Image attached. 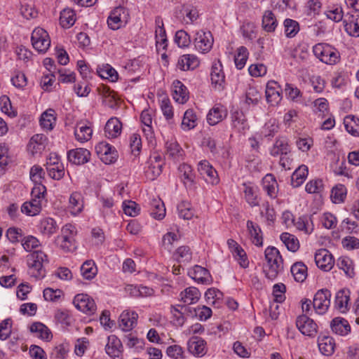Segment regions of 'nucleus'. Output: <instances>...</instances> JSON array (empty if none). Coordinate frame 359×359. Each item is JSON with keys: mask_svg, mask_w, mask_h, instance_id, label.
Wrapping results in <instances>:
<instances>
[{"mask_svg": "<svg viewBox=\"0 0 359 359\" xmlns=\"http://www.w3.org/2000/svg\"><path fill=\"white\" fill-rule=\"evenodd\" d=\"M265 259L269 269H264L265 276L270 280L275 279L283 269V258L278 250L275 247H268L264 251Z\"/></svg>", "mask_w": 359, "mask_h": 359, "instance_id": "nucleus-1", "label": "nucleus"}, {"mask_svg": "<svg viewBox=\"0 0 359 359\" xmlns=\"http://www.w3.org/2000/svg\"><path fill=\"white\" fill-rule=\"evenodd\" d=\"M75 226L70 224L65 225L61 229V235L55 238V243L65 252H73L76 248Z\"/></svg>", "mask_w": 359, "mask_h": 359, "instance_id": "nucleus-2", "label": "nucleus"}, {"mask_svg": "<svg viewBox=\"0 0 359 359\" xmlns=\"http://www.w3.org/2000/svg\"><path fill=\"white\" fill-rule=\"evenodd\" d=\"M47 261V255L41 250L34 251L27 255V265L32 271V276L36 278H43L45 276L43 263Z\"/></svg>", "mask_w": 359, "mask_h": 359, "instance_id": "nucleus-3", "label": "nucleus"}, {"mask_svg": "<svg viewBox=\"0 0 359 359\" xmlns=\"http://www.w3.org/2000/svg\"><path fill=\"white\" fill-rule=\"evenodd\" d=\"M316 57L327 65L335 64L339 60V54L333 48L327 44L318 43L313 48Z\"/></svg>", "mask_w": 359, "mask_h": 359, "instance_id": "nucleus-4", "label": "nucleus"}, {"mask_svg": "<svg viewBox=\"0 0 359 359\" xmlns=\"http://www.w3.org/2000/svg\"><path fill=\"white\" fill-rule=\"evenodd\" d=\"M31 40L33 48L39 53H45L50 45L47 32L42 28H36L32 32Z\"/></svg>", "mask_w": 359, "mask_h": 359, "instance_id": "nucleus-5", "label": "nucleus"}, {"mask_svg": "<svg viewBox=\"0 0 359 359\" xmlns=\"http://www.w3.org/2000/svg\"><path fill=\"white\" fill-rule=\"evenodd\" d=\"M331 292L328 289H320L316 292L312 302L313 309L318 314H324L330 305Z\"/></svg>", "mask_w": 359, "mask_h": 359, "instance_id": "nucleus-6", "label": "nucleus"}, {"mask_svg": "<svg viewBox=\"0 0 359 359\" xmlns=\"http://www.w3.org/2000/svg\"><path fill=\"white\" fill-rule=\"evenodd\" d=\"M95 150L101 161L105 164H111L116 161L118 157L117 151L107 142H100L95 146Z\"/></svg>", "mask_w": 359, "mask_h": 359, "instance_id": "nucleus-7", "label": "nucleus"}, {"mask_svg": "<svg viewBox=\"0 0 359 359\" xmlns=\"http://www.w3.org/2000/svg\"><path fill=\"white\" fill-rule=\"evenodd\" d=\"M296 325L304 335L313 337L317 334L318 326L316 323L306 315L303 314L298 316L296 320Z\"/></svg>", "mask_w": 359, "mask_h": 359, "instance_id": "nucleus-8", "label": "nucleus"}, {"mask_svg": "<svg viewBox=\"0 0 359 359\" xmlns=\"http://www.w3.org/2000/svg\"><path fill=\"white\" fill-rule=\"evenodd\" d=\"M213 37L210 32L200 30L196 32L194 39L196 48L201 53H208L213 45Z\"/></svg>", "mask_w": 359, "mask_h": 359, "instance_id": "nucleus-9", "label": "nucleus"}, {"mask_svg": "<svg viewBox=\"0 0 359 359\" xmlns=\"http://www.w3.org/2000/svg\"><path fill=\"white\" fill-rule=\"evenodd\" d=\"M198 170L207 183L212 185L219 183V179L217 172L208 161H200L198 165Z\"/></svg>", "mask_w": 359, "mask_h": 359, "instance_id": "nucleus-10", "label": "nucleus"}, {"mask_svg": "<svg viewBox=\"0 0 359 359\" xmlns=\"http://www.w3.org/2000/svg\"><path fill=\"white\" fill-rule=\"evenodd\" d=\"M75 307L86 313L92 314L96 310V305L93 298L87 294H76L73 301Z\"/></svg>", "mask_w": 359, "mask_h": 359, "instance_id": "nucleus-11", "label": "nucleus"}, {"mask_svg": "<svg viewBox=\"0 0 359 359\" xmlns=\"http://www.w3.org/2000/svg\"><path fill=\"white\" fill-rule=\"evenodd\" d=\"M128 13L122 6L116 7L110 13L107 19L109 27L113 30L119 29L123 22H126Z\"/></svg>", "mask_w": 359, "mask_h": 359, "instance_id": "nucleus-12", "label": "nucleus"}, {"mask_svg": "<svg viewBox=\"0 0 359 359\" xmlns=\"http://www.w3.org/2000/svg\"><path fill=\"white\" fill-rule=\"evenodd\" d=\"M315 262L318 268L328 271L332 269L334 259L332 254L326 249H320L315 254Z\"/></svg>", "mask_w": 359, "mask_h": 359, "instance_id": "nucleus-13", "label": "nucleus"}, {"mask_svg": "<svg viewBox=\"0 0 359 359\" xmlns=\"http://www.w3.org/2000/svg\"><path fill=\"white\" fill-rule=\"evenodd\" d=\"M187 348L190 353L202 357L207 353L206 341L198 337H192L187 342Z\"/></svg>", "mask_w": 359, "mask_h": 359, "instance_id": "nucleus-14", "label": "nucleus"}, {"mask_svg": "<svg viewBox=\"0 0 359 359\" xmlns=\"http://www.w3.org/2000/svg\"><path fill=\"white\" fill-rule=\"evenodd\" d=\"M210 77L212 84L215 85L218 90L224 89L225 76L222 69V65L219 60L212 65Z\"/></svg>", "mask_w": 359, "mask_h": 359, "instance_id": "nucleus-15", "label": "nucleus"}, {"mask_svg": "<svg viewBox=\"0 0 359 359\" xmlns=\"http://www.w3.org/2000/svg\"><path fill=\"white\" fill-rule=\"evenodd\" d=\"M281 88L275 81H269L266 84V97L272 105L278 104L281 99Z\"/></svg>", "mask_w": 359, "mask_h": 359, "instance_id": "nucleus-16", "label": "nucleus"}, {"mask_svg": "<svg viewBox=\"0 0 359 359\" xmlns=\"http://www.w3.org/2000/svg\"><path fill=\"white\" fill-rule=\"evenodd\" d=\"M90 158V151L83 148L72 149L67 153V158L69 161L76 165L84 164L89 161Z\"/></svg>", "mask_w": 359, "mask_h": 359, "instance_id": "nucleus-17", "label": "nucleus"}, {"mask_svg": "<svg viewBox=\"0 0 359 359\" xmlns=\"http://www.w3.org/2000/svg\"><path fill=\"white\" fill-rule=\"evenodd\" d=\"M48 144V138L43 134L33 135L27 145L28 150L32 155L41 153Z\"/></svg>", "mask_w": 359, "mask_h": 359, "instance_id": "nucleus-18", "label": "nucleus"}, {"mask_svg": "<svg viewBox=\"0 0 359 359\" xmlns=\"http://www.w3.org/2000/svg\"><path fill=\"white\" fill-rule=\"evenodd\" d=\"M137 318L136 312L124 311L119 317V327L123 331H130L137 325Z\"/></svg>", "mask_w": 359, "mask_h": 359, "instance_id": "nucleus-19", "label": "nucleus"}, {"mask_svg": "<svg viewBox=\"0 0 359 359\" xmlns=\"http://www.w3.org/2000/svg\"><path fill=\"white\" fill-rule=\"evenodd\" d=\"M227 116L226 109L220 104L215 105L207 115V121L210 126H215Z\"/></svg>", "mask_w": 359, "mask_h": 359, "instance_id": "nucleus-20", "label": "nucleus"}, {"mask_svg": "<svg viewBox=\"0 0 359 359\" xmlns=\"http://www.w3.org/2000/svg\"><path fill=\"white\" fill-rule=\"evenodd\" d=\"M41 192H38L34 195V198H32L30 201L25 202L21 207V212L29 216H34L38 215L41 210V205L40 201Z\"/></svg>", "mask_w": 359, "mask_h": 359, "instance_id": "nucleus-21", "label": "nucleus"}, {"mask_svg": "<svg viewBox=\"0 0 359 359\" xmlns=\"http://www.w3.org/2000/svg\"><path fill=\"white\" fill-rule=\"evenodd\" d=\"M344 29L350 36H359V15L347 14L343 20Z\"/></svg>", "mask_w": 359, "mask_h": 359, "instance_id": "nucleus-22", "label": "nucleus"}, {"mask_svg": "<svg viewBox=\"0 0 359 359\" xmlns=\"http://www.w3.org/2000/svg\"><path fill=\"white\" fill-rule=\"evenodd\" d=\"M246 226L252 243L258 247L262 246L263 235L259 226L251 220L247 222Z\"/></svg>", "mask_w": 359, "mask_h": 359, "instance_id": "nucleus-23", "label": "nucleus"}, {"mask_svg": "<svg viewBox=\"0 0 359 359\" xmlns=\"http://www.w3.org/2000/svg\"><path fill=\"white\" fill-rule=\"evenodd\" d=\"M290 152L291 148L288 144V140L283 137L278 138L270 149L271 155L274 157L290 154Z\"/></svg>", "mask_w": 359, "mask_h": 359, "instance_id": "nucleus-24", "label": "nucleus"}, {"mask_svg": "<svg viewBox=\"0 0 359 359\" xmlns=\"http://www.w3.org/2000/svg\"><path fill=\"white\" fill-rule=\"evenodd\" d=\"M178 170L180 173V178L187 188L191 189L195 184V175L191 167L186 163L181 164Z\"/></svg>", "mask_w": 359, "mask_h": 359, "instance_id": "nucleus-25", "label": "nucleus"}, {"mask_svg": "<svg viewBox=\"0 0 359 359\" xmlns=\"http://www.w3.org/2000/svg\"><path fill=\"white\" fill-rule=\"evenodd\" d=\"M189 274L194 280L202 284H210L212 281L209 271L198 265H196L192 271L189 272Z\"/></svg>", "mask_w": 359, "mask_h": 359, "instance_id": "nucleus-26", "label": "nucleus"}, {"mask_svg": "<svg viewBox=\"0 0 359 359\" xmlns=\"http://www.w3.org/2000/svg\"><path fill=\"white\" fill-rule=\"evenodd\" d=\"M319 350L324 355L330 356L334 353L335 342L330 336H319L318 339Z\"/></svg>", "mask_w": 359, "mask_h": 359, "instance_id": "nucleus-27", "label": "nucleus"}, {"mask_svg": "<svg viewBox=\"0 0 359 359\" xmlns=\"http://www.w3.org/2000/svg\"><path fill=\"white\" fill-rule=\"evenodd\" d=\"M333 332L341 336L347 335L351 332V326L348 322L342 318H334L330 323Z\"/></svg>", "mask_w": 359, "mask_h": 359, "instance_id": "nucleus-28", "label": "nucleus"}, {"mask_svg": "<svg viewBox=\"0 0 359 359\" xmlns=\"http://www.w3.org/2000/svg\"><path fill=\"white\" fill-rule=\"evenodd\" d=\"M122 123L116 117L108 120L104 127V133L108 138L117 137L121 133Z\"/></svg>", "mask_w": 359, "mask_h": 359, "instance_id": "nucleus-29", "label": "nucleus"}, {"mask_svg": "<svg viewBox=\"0 0 359 359\" xmlns=\"http://www.w3.org/2000/svg\"><path fill=\"white\" fill-rule=\"evenodd\" d=\"M198 57L191 54L183 55L177 62V67L183 71H188L196 69L199 65Z\"/></svg>", "mask_w": 359, "mask_h": 359, "instance_id": "nucleus-30", "label": "nucleus"}, {"mask_svg": "<svg viewBox=\"0 0 359 359\" xmlns=\"http://www.w3.org/2000/svg\"><path fill=\"white\" fill-rule=\"evenodd\" d=\"M121 342L115 335H111L108 337V343L105 346L106 353L111 358L116 359L121 355L120 348Z\"/></svg>", "mask_w": 359, "mask_h": 359, "instance_id": "nucleus-31", "label": "nucleus"}, {"mask_svg": "<svg viewBox=\"0 0 359 359\" xmlns=\"http://www.w3.org/2000/svg\"><path fill=\"white\" fill-rule=\"evenodd\" d=\"M231 118L233 127L238 132L244 133L248 128L247 119L243 111L238 110L232 111Z\"/></svg>", "mask_w": 359, "mask_h": 359, "instance_id": "nucleus-32", "label": "nucleus"}, {"mask_svg": "<svg viewBox=\"0 0 359 359\" xmlns=\"http://www.w3.org/2000/svg\"><path fill=\"white\" fill-rule=\"evenodd\" d=\"M173 98L181 104L185 103L189 99L187 87L178 80L173 82Z\"/></svg>", "mask_w": 359, "mask_h": 359, "instance_id": "nucleus-33", "label": "nucleus"}, {"mask_svg": "<svg viewBox=\"0 0 359 359\" xmlns=\"http://www.w3.org/2000/svg\"><path fill=\"white\" fill-rule=\"evenodd\" d=\"M38 229L41 233L50 237L57 231L58 226L53 218L47 217L40 222Z\"/></svg>", "mask_w": 359, "mask_h": 359, "instance_id": "nucleus-34", "label": "nucleus"}, {"mask_svg": "<svg viewBox=\"0 0 359 359\" xmlns=\"http://www.w3.org/2000/svg\"><path fill=\"white\" fill-rule=\"evenodd\" d=\"M201 297L200 291L195 287H189L180 293V300L185 304H194Z\"/></svg>", "mask_w": 359, "mask_h": 359, "instance_id": "nucleus-35", "label": "nucleus"}, {"mask_svg": "<svg viewBox=\"0 0 359 359\" xmlns=\"http://www.w3.org/2000/svg\"><path fill=\"white\" fill-rule=\"evenodd\" d=\"M263 188L271 198H274L276 197L278 193V183L273 175L268 174L264 177Z\"/></svg>", "mask_w": 359, "mask_h": 359, "instance_id": "nucleus-36", "label": "nucleus"}, {"mask_svg": "<svg viewBox=\"0 0 359 359\" xmlns=\"http://www.w3.org/2000/svg\"><path fill=\"white\" fill-rule=\"evenodd\" d=\"M30 332L37 334V337L47 341H50L52 337L50 330L43 323L35 322L30 326Z\"/></svg>", "mask_w": 359, "mask_h": 359, "instance_id": "nucleus-37", "label": "nucleus"}, {"mask_svg": "<svg viewBox=\"0 0 359 359\" xmlns=\"http://www.w3.org/2000/svg\"><path fill=\"white\" fill-rule=\"evenodd\" d=\"M278 25V21L271 11H266L262 16V27L266 32H273Z\"/></svg>", "mask_w": 359, "mask_h": 359, "instance_id": "nucleus-38", "label": "nucleus"}, {"mask_svg": "<svg viewBox=\"0 0 359 359\" xmlns=\"http://www.w3.org/2000/svg\"><path fill=\"white\" fill-rule=\"evenodd\" d=\"M93 130L90 127L83 125L82 123H78L74 129V135L76 139L81 142H85L88 141L92 136Z\"/></svg>", "mask_w": 359, "mask_h": 359, "instance_id": "nucleus-39", "label": "nucleus"}, {"mask_svg": "<svg viewBox=\"0 0 359 359\" xmlns=\"http://www.w3.org/2000/svg\"><path fill=\"white\" fill-rule=\"evenodd\" d=\"M150 215L156 219H162L165 215L163 202L160 199H153L150 203Z\"/></svg>", "mask_w": 359, "mask_h": 359, "instance_id": "nucleus-40", "label": "nucleus"}, {"mask_svg": "<svg viewBox=\"0 0 359 359\" xmlns=\"http://www.w3.org/2000/svg\"><path fill=\"white\" fill-rule=\"evenodd\" d=\"M308 175V168L305 165L299 166L291 177V184L294 187L302 185Z\"/></svg>", "mask_w": 359, "mask_h": 359, "instance_id": "nucleus-41", "label": "nucleus"}, {"mask_svg": "<svg viewBox=\"0 0 359 359\" xmlns=\"http://www.w3.org/2000/svg\"><path fill=\"white\" fill-rule=\"evenodd\" d=\"M76 22V13L73 9L65 8L60 12V23L64 28H69Z\"/></svg>", "mask_w": 359, "mask_h": 359, "instance_id": "nucleus-42", "label": "nucleus"}, {"mask_svg": "<svg viewBox=\"0 0 359 359\" xmlns=\"http://www.w3.org/2000/svg\"><path fill=\"white\" fill-rule=\"evenodd\" d=\"M290 271L297 282L302 283L307 276V267L302 262L294 263L290 269Z\"/></svg>", "mask_w": 359, "mask_h": 359, "instance_id": "nucleus-43", "label": "nucleus"}, {"mask_svg": "<svg viewBox=\"0 0 359 359\" xmlns=\"http://www.w3.org/2000/svg\"><path fill=\"white\" fill-rule=\"evenodd\" d=\"M349 291L340 290L335 296V306L341 312H345L348 309L349 302Z\"/></svg>", "mask_w": 359, "mask_h": 359, "instance_id": "nucleus-44", "label": "nucleus"}, {"mask_svg": "<svg viewBox=\"0 0 359 359\" xmlns=\"http://www.w3.org/2000/svg\"><path fill=\"white\" fill-rule=\"evenodd\" d=\"M344 124L348 133L359 137V118L354 116H347L344 120Z\"/></svg>", "mask_w": 359, "mask_h": 359, "instance_id": "nucleus-45", "label": "nucleus"}, {"mask_svg": "<svg viewBox=\"0 0 359 359\" xmlns=\"http://www.w3.org/2000/svg\"><path fill=\"white\" fill-rule=\"evenodd\" d=\"M55 122V111L49 109L44 111L40 118V124L43 129L50 130L53 129V123Z\"/></svg>", "mask_w": 359, "mask_h": 359, "instance_id": "nucleus-46", "label": "nucleus"}, {"mask_svg": "<svg viewBox=\"0 0 359 359\" xmlns=\"http://www.w3.org/2000/svg\"><path fill=\"white\" fill-rule=\"evenodd\" d=\"M280 240L285 245L287 250L291 252H296L299 248L298 239L292 234L285 232L280 235Z\"/></svg>", "mask_w": 359, "mask_h": 359, "instance_id": "nucleus-47", "label": "nucleus"}, {"mask_svg": "<svg viewBox=\"0 0 359 359\" xmlns=\"http://www.w3.org/2000/svg\"><path fill=\"white\" fill-rule=\"evenodd\" d=\"M69 205L72 214L76 215L81 212L83 208L81 194L79 192L72 193L69 198Z\"/></svg>", "mask_w": 359, "mask_h": 359, "instance_id": "nucleus-48", "label": "nucleus"}, {"mask_svg": "<svg viewBox=\"0 0 359 359\" xmlns=\"http://www.w3.org/2000/svg\"><path fill=\"white\" fill-rule=\"evenodd\" d=\"M97 268L92 260L86 261L81 266V273L83 277L87 280H90L95 277L97 273Z\"/></svg>", "mask_w": 359, "mask_h": 359, "instance_id": "nucleus-49", "label": "nucleus"}, {"mask_svg": "<svg viewBox=\"0 0 359 359\" xmlns=\"http://www.w3.org/2000/svg\"><path fill=\"white\" fill-rule=\"evenodd\" d=\"M346 188L343 184H337L332 189L331 198L334 203L344 202L346 196Z\"/></svg>", "mask_w": 359, "mask_h": 359, "instance_id": "nucleus-50", "label": "nucleus"}, {"mask_svg": "<svg viewBox=\"0 0 359 359\" xmlns=\"http://www.w3.org/2000/svg\"><path fill=\"white\" fill-rule=\"evenodd\" d=\"M175 259L178 262H189L191 260L192 255L189 247L181 246L177 248L175 253Z\"/></svg>", "mask_w": 359, "mask_h": 359, "instance_id": "nucleus-51", "label": "nucleus"}, {"mask_svg": "<svg viewBox=\"0 0 359 359\" xmlns=\"http://www.w3.org/2000/svg\"><path fill=\"white\" fill-rule=\"evenodd\" d=\"M177 210L180 217L184 219H191L194 215L191 204L187 201H182L178 204Z\"/></svg>", "mask_w": 359, "mask_h": 359, "instance_id": "nucleus-52", "label": "nucleus"}, {"mask_svg": "<svg viewBox=\"0 0 359 359\" xmlns=\"http://www.w3.org/2000/svg\"><path fill=\"white\" fill-rule=\"evenodd\" d=\"M248 56V49L244 46H241L238 48V53L235 55L234 61L236 67L241 69L245 65Z\"/></svg>", "mask_w": 359, "mask_h": 359, "instance_id": "nucleus-53", "label": "nucleus"}, {"mask_svg": "<svg viewBox=\"0 0 359 359\" xmlns=\"http://www.w3.org/2000/svg\"><path fill=\"white\" fill-rule=\"evenodd\" d=\"M285 33L287 37H294L299 30V23L292 19L284 21Z\"/></svg>", "mask_w": 359, "mask_h": 359, "instance_id": "nucleus-54", "label": "nucleus"}, {"mask_svg": "<svg viewBox=\"0 0 359 359\" xmlns=\"http://www.w3.org/2000/svg\"><path fill=\"white\" fill-rule=\"evenodd\" d=\"M166 156L177 158L182 155V150L180 146L176 142H166Z\"/></svg>", "mask_w": 359, "mask_h": 359, "instance_id": "nucleus-55", "label": "nucleus"}, {"mask_svg": "<svg viewBox=\"0 0 359 359\" xmlns=\"http://www.w3.org/2000/svg\"><path fill=\"white\" fill-rule=\"evenodd\" d=\"M48 175L53 180H61L65 173V167L62 163H56L50 168H46Z\"/></svg>", "mask_w": 359, "mask_h": 359, "instance_id": "nucleus-56", "label": "nucleus"}, {"mask_svg": "<svg viewBox=\"0 0 359 359\" xmlns=\"http://www.w3.org/2000/svg\"><path fill=\"white\" fill-rule=\"evenodd\" d=\"M196 116L192 109H188L185 111L182 122V126L184 128H187L188 130L194 128L196 126Z\"/></svg>", "mask_w": 359, "mask_h": 359, "instance_id": "nucleus-57", "label": "nucleus"}, {"mask_svg": "<svg viewBox=\"0 0 359 359\" xmlns=\"http://www.w3.org/2000/svg\"><path fill=\"white\" fill-rule=\"evenodd\" d=\"M260 93L254 87H250L245 93V102L248 104L256 105L261 100Z\"/></svg>", "mask_w": 359, "mask_h": 359, "instance_id": "nucleus-58", "label": "nucleus"}, {"mask_svg": "<svg viewBox=\"0 0 359 359\" xmlns=\"http://www.w3.org/2000/svg\"><path fill=\"white\" fill-rule=\"evenodd\" d=\"M337 265L339 269H343L345 273L349 277L354 275L352 261L348 257H340L338 259Z\"/></svg>", "mask_w": 359, "mask_h": 359, "instance_id": "nucleus-59", "label": "nucleus"}, {"mask_svg": "<svg viewBox=\"0 0 359 359\" xmlns=\"http://www.w3.org/2000/svg\"><path fill=\"white\" fill-rule=\"evenodd\" d=\"M286 287L283 283L275 284L273 287V295L274 300L278 303H282L285 299Z\"/></svg>", "mask_w": 359, "mask_h": 359, "instance_id": "nucleus-60", "label": "nucleus"}, {"mask_svg": "<svg viewBox=\"0 0 359 359\" xmlns=\"http://www.w3.org/2000/svg\"><path fill=\"white\" fill-rule=\"evenodd\" d=\"M278 131V126L275 119H270L263 128L262 134L267 137H273Z\"/></svg>", "mask_w": 359, "mask_h": 359, "instance_id": "nucleus-61", "label": "nucleus"}, {"mask_svg": "<svg viewBox=\"0 0 359 359\" xmlns=\"http://www.w3.org/2000/svg\"><path fill=\"white\" fill-rule=\"evenodd\" d=\"M309 194H318L323 190V183L321 180H312L309 181L305 187Z\"/></svg>", "mask_w": 359, "mask_h": 359, "instance_id": "nucleus-62", "label": "nucleus"}, {"mask_svg": "<svg viewBox=\"0 0 359 359\" xmlns=\"http://www.w3.org/2000/svg\"><path fill=\"white\" fill-rule=\"evenodd\" d=\"M175 41L179 47H187L190 43V37L184 30H179L175 33Z\"/></svg>", "mask_w": 359, "mask_h": 359, "instance_id": "nucleus-63", "label": "nucleus"}, {"mask_svg": "<svg viewBox=\"0 0 359 359\" xmlns=\"http://www.w3.org/2000/svg\"><path fill=\"white\" fill-rule=\"evenodd\" d=\"M124 213L130 217H135L139 214L140 208L138 204L135 201H128L123 203Z\"/></svg>", "mask_w": 359, "mask_h": 359, "instance_id": "nucleus-64", "label": "nucleus"}]
</instances>
